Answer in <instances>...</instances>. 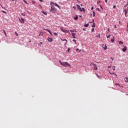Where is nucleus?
Instances as JSON below:
<instances>
[{"instance_id": "dca6fc26", "label": "nucleus", "mask_w": 128, "mask_h": 128, "mask_svg": "<svg viewBox=\"0 0 128 128\" xmlns=\"http://www.w3.org/2000/svg\"><path fill=\"white\" fill-rule=\"evenodd\" d=\"M112 42H114V36H113V38L111 39Z\"/></svg>"}, {"instance_id": "338daca9", "label": "nucleus", "mask_w": 128, "mask_h": 128, "mask_svg": "<svg viewBox=\"0 0 128 128\" xmlns=\"http://www.w3.org/2000/svg\"><path fill=\"white\" fill-rule=\"evenodd\" d=\"M92 22H94V20H93Z\"/></svg>"}, {"instance_id": "1a4fd4ad", "label": "nucleus", "mask_w": 128, "mask_h": 128, "mask_svg": "<svg viewBox=\"0 0 128 128\" xmlns=\"http://www.w3.org/2000/svg\"><path fill=\"white\" fill-rule=\"evenodd\" d=\"M48 42H52L53 40H52V38H47Z\"/></svg>"}, {"instance_id": "aec40b11", "label": "nucleus", "mask_w": 128, "mask_h": 128, "mask_svg": "<svg viewBox=\"0 0 128 128\" xmlns=\"http://www.w3.org/2000/svg\"><path fill=\"white\" fill-rule=\"evenodd\" d=\"M88 26H89V24H84L85 28H88Z\"/></svg>"}, {"instance_id": "052dcab7", "label": "nucleus", "mask_w": 128, "mask_h": 128, "mask_svg": "<svg viewBox=\"0 0 128 128\" xmlns=\"http://www.w3.org/2000/svg\"><path fill=\"white\" fill-rule=\"evenodd\" d=\"M79 52H82V50H80Z\"/></svg>"}, {"instance_id": "423d86ee", "label": "nucleus", "mask_w": 128, "mask_h": 128, "mask_svg": "<svg viewBox=\"0 0 128 128\" xmlns=\"http://www.w3.org/2000/svg\"><path fill=\"white\" fill-rule=\"evenodd\" d=\"M44 30H47V32L50 33V36H52V32H50V30L45 29V28H44Z\"/></svg>"}, {"instance_id": "a211bd4d", "label": "nucleus", "mask_w": 128, "mask_h": 128, "mask_svg": "<svg viewBox=\"0 0 128 128\" xmlns=\"http://www.w3.org/2000/svg\"><path fill=\"white\" fill-rule=\"evenodd\" d=\"M119 44H124V43L122 41H118Z\"/></svg>"}, {"instance_id": "4be33fe9", "label": "nucleus", "mask_w": 128, "mask_h": 128, "mask_svg": "<svg viewBox=\"0 0 128 128\" xmlns=\"http://www.w3.org/2000/svg\"><path fill=\"white\" fill-rule=\"evenodd\" d=\"M94 26H96V24L94 23V22L93 25L92 26V28H94Z\"/></svg>"}, {"instance_id": "9d476101", "label": "nucleus", "mask_w": 128, "mask_h": 128, "mask_svg": "<svg viewBox=\"0 0 128 128\" xmlns=\"http://www.w3.org/2000/svg\"><path fill=\"white\" fill-rule=\"evenodd\" d=\"M60 40L62 41V42H64L65 44L68 42V40H66V39H62V38H60Z\"/></svg>"}, {"instance_id": "de8ad7c7", "label": "nucleus", "mask_w": 128, "mask_h": 128, "mask_svg": "<svg viewBox=\"0 0 128 128\" xmlns=\"http://www.w3.org/2000/svg\"><path fill=\"white\" fill-rule=\"evenodd\" d=\"M96 10H98V12H100V8H97Z\"/></svg>"}, {"instance_id": "20e7f679", "label": "nucleus", "mask_w": 128, "mask_h": 128, "mask_svg": "<svg viewBox=\"0 0 128 128\" xmlns=\"http://www.w3.org/2000/svg\"><path fill=\"white\" fill-rule=\"evenodd\" d=\"M19 20L21 24H24V19L23 18H19Z\"/></svg>"}, {"instance_id": "f3484780", "label": "nucleus", "mask_w": 128, "mask_h": 128, "mask_svg": "<svg viewBox=\"0 0 128 128\" xmlns=\"http://www.w3.org/2000/svg\"><path fill=\"white\" fill-rule=\"evenodd\" d=\"M124 80L126 82H128V78H125Z\"/></svg>"}, {"instance_id": "72a5a7b5", "label": "nucleus", "mask_w": 128, "mask_h": 128, "mask_svg": "<svg viewBox=\"0 0 128 128\" xmlns=\"http://www.w3.org/2000/svg\"><path fill=\"white\" fill-rule=\"evenodd\" d=\"M2 12H3V14H6V12L4 10H2Z\"/></svg>"}, {"instance_id": "c756f323", "label": "nucleus", "mask_w": 128, "mask_h": 128, "mask_svg": "<svg viewBox=\"0 0 128 128\" xmlns=\"http://www.w3.org/2000/svg\"><path fill=\"white\" fill-rule=\"evenodd\" d=\"M112 69H113V70H116V67L114 66L112 67Z\"/></svg>"}, {"instance_id": "393cba45", "label": "nucleus", "mask_w": 128, "mask_h": 128, "mask_svg": "<svg viewBox=\"0 0 128 128\" xmlns=\"http://www.w3.org/2000/svg\"><path fill=\"white\" fill-rule=\"evenodd\" d=\"M93 16L94 17L96 16V12H94V11H93Z\"/></svg>"}, {"instance_id": "603ef678", "label": "nucleus", "mask_w": 128, "mask_h": 128, "mask_svg": "<svg viewBox=\"0 0 128 128\" xmlns=\"http://www.w3.org/2000/svg\"><path fill=\"white\" fill-rule=\"evenodd\" d=\"M76 50H77V51H78V50H80V49L76 48Z\"/></svg>"}, {"instance_id": "c9c22d12", "label": "nucleus", "mask_w": 128, "mask_h": 128, "mask_svg": "<svg viewBox=\"0 0 128 128\" xmlns=\"http://www.w3.org/2000/svg\"><path fill=\"white\" fill-rule=\"evenodd\" d=\"M23 1L24 2H25V4H28V2H26V1L25 0H23Z\"/></svg>"}, {"instance_id": "2eb2a0df", "label": "nucleus", "mask_w": 128, "mask_h": 128, "mask_svg": "<svg viewBox=\"0 0 128 128\" xmlns=\"http://www.w3.org/2000/svg\"><path fill=\"white\" fill-rule=\"evenodd\" d=\"M102 46H103L104 50H106V48H107L106 45H105L104 46V45H103Z\"/></svg>"}, {"instance_id": "69168bd1", "label": "nucleus", "mask_w": 128, "mask_h": 128, "mask_svg": "<svg viewBox=\"0 0 128 128\" xmlns=\"http://www.w3.org/2000/svg\"><path fill=\"white\" fill-rule=\"evenodd\" d=\"M80 18H82V16H80Z\"/></svg>"}, {"instance_id": "c85d7f7f", "label": "nucleus", "mask_w": 128, "mask_h": 128, "mask_svg": "<svg viewBox=\"0 0 128 128\" xmlns=\"http://www.w3.org/2000/svg\"><path fill=\"white\" fill-rule=\"evenodd\" d=\"M60 30H61L62 32H64V28L62 27L60 28Z\"/></svg>"}, {"instance_id": "f257e3e1", "label": "nucleus", "mask_w": 128, "mask_h": 128, "mask_svg": "<svg viewBox=\"0 0 128 128\" xmlns=\"http://www.w3.org/2000/svg\"><path fill=\"white\" fill-rule=\"evenodd\" d=\"M60 64L62 66H63L70 68V64H68V62H62V61L60 60Z\"/></svg>"}, {"instance_id": "6ab92c4d", "label": "nucleus", "mask_w": 128, "mask_h": 128, "mask_svg": "<svg viewBox=\"0 0 128 128\" xmlns=\"http://www.w3.org/2000/svg\"><path fill=\"white\" fill-rule=\"evenodd\" d=\"M3 32H4V34H5V36H6V30H3Z\"/></svg>"}, {"instance_id": "09e8293b", "label": "nucleus", "mask_w": 128, "mask_h": 128, "mask_svg": "<svg viewBox=\"0 0 128 128\" xmlns=\"http://www.w3.org/2000/svg\"><path fill=\"white\" fill-rule=\"evenodd\" d=\"M105 2H106V4L108 3V0H105Z\"/></svg>"}, {"instance_id": "4468645a", "label": "nucleus", "mask_w": 128, "mask_h": 128, "mask_svg": "<svg viewBox=\"0 0 128 128\" xmlns=\"http://www.w3.org/2000/svg\"><path fill=\"white\" fill-rule=\"evenodd\" d=\"M42 12L44 14L45 16H48V13H46V12H44V11L42 10Z\"/></svg>"}, {"instance_id": "2f4dec72", "label": "nucleus", "mask_w": 128, "mask_h": 128, "mask_svg": "<svg viewBox=\"0 0 128 128\" xmlns=\"http://www.w3.org/2000/svg\"><path fill=\"white\" fill-rule=\"evenodd\" d=\"M54 36H58V34L56 32H54Z\"/></svg>"}, {"instance_id": "8fccbe9b", "label": "nucleus", "mask_w": 128, "mask_h": 128, "mask_svg": "<svg viewBox=\"0 0 128 128\" xmlns=\"http://www.w3.org/2000/svg\"><path fill=\"white\" fill-rule=\"evenodd\" d=\"M73 8H74V10H76V6H73Z\"/></svg>"}, {"instance_id": "a18cd8bd", "label": "nucleus", "mask_w": 128, "mask_h": 128, "mask_svg": "<svg viewBox=\"0 0 128 128\" xmlns=\"http://www.w3.org/2000/svg\"><path fill=\"white\" fill-rule=\"evenodd\" d=\"M100 2V1H98L97 4H99Z\"/></svg>"}, {"instance_id": "f03ea898", "label": "nucleus", "mask_w": 128, "mask_h": 128, "mask_svg": "<svg viewBox=\"0 0 128 128\" xmlns=\"http://www.w3.org/2000/svg\"><path fill=\"white\" fill-rule=\"evenodd\" d=\"M50 12H52V14H56V9L54 8V6H52Z\"/></svg>"}, {"instance_id": "f8f14e48", "label": "nucleus", "mask_w": 128, "mask_h": 128, "mask_svg": "<svg viewBox=\"0 0 128 128\" xmlns=\"http://www.w3.org/2000/svg\"><path fill=\"white\" fill-rule=\"evenodd\" d=\"M76 32H72V36L73 38H76Z\"/></svg>"}, {"instance_id": "e433bc0d", "label": "nucleus", "mask_w": 128, "mask_h": 128, "mask_svg": "<svg viewBox=\"0 0 128 128\" xmlns=\"http://www.w3.org/2000/svg\"><path fill=\"white\" fill-rule=\"evenodd\" d=\"M15 34L16 36H18V32H15Z\"/></svg>"}, {"instance_id": "ea45409f", "label": "nucleus", "mask_w": 128, "mask_h": 128, "mask_svg": "<svg viewBox=\"0 0 128 128\" xmlns=\"http://www.w3.org/2000/svg\"><path fill=\"white\" fill-rule=\"evenodd\" d=\"M96 76H97L98 78H100V76H98V74H96Z\"/></svg>"}, {"instance_id": "79ce46f5", "label": "nucleus", "mask_w": 128, "mask_h": 128, "mask_svg": "<svg viewBox=\"0 0 128 128\" xmlns=\"http://www.w3.org/2000/svg\"><path fill=\"white\" fill-rule=\"evenodd\" d=\"M70 32H74V31L72 30H70Z\"/></svg>"}, {"instance_id": "9b49d317", "label": "nucleus", "mask_w": 128, "mask_h": 128, "mask_svg": "<svg viewBox=\"0 0 128 128\" xmlns=\"http://www.w3.org/2000/svg\"><path fill=\"white\" fill-rule=\"evenodd\" d=\"M62 32H66V34H70V31L64 29V30H63Z\"/></svg>"}, {"instance_id": "7c9ffc66", "label": "nucleus", "mask_w": 128, "mask_h": 128, "mask_svg": "<svg viewBox=\"0 0 128 128\" xmlns=\"http://www.w3.org/2000/svg\"><path fill=\"white\" fill-rule=\"evenodd\" d=\"M110 74H115V76H116V74H114V73H112V72H110Z\"/></svg>"}, {"instance_id": "412c9836", "label": "nucleus", "mask_w": 128, "mask_h": 128, "mask_svg": "<svg viewBox=\"0 0 128 128\" xmlns=\"http://www.w3.org/2000/svg\"><path fill=\"white\" fill-rule=\"evenodd\" d=\"M96 38H100V34H98V35L96 36Z\"/></svg>"}, {"instance_id": "680f3d73", "label": "nucleus", "mask_w": 128, "mask_h": 128, "mask_svg": "<svg viewBox=\"0 0 128 128\" xmlns=\"http://www.w3.org/2000/svg\"><path fill=\"white\" fill-rule=\"evenodd\" d=\"M116 85H117V86H120V84H116Z\"/></svg>"}, {"instance_id": "58836bf2", "label": "nucleus", "mask_w": 128, "mask_h": 128, "mask_svg": "<svg viewBox=\"0 0 128 128\" xmlns=\"http://www.w3.org/2000/svg\"><path fill=\"white\" fill-rule=\"evenodd\" d=\"M0 6L2 7V8H4V7L2 6V4H0Z\"/></svg>"}, {"instance_id": "774afa93", "label": "nucleus", "mask_w": 128, "mask_h": 128, "mask_svg": "<svg viewBox=\"0 0 128 128\" xmlns=\"http://www.w3.org/2000/svg\"><path fill=\"white\" fill-rule=\"evenodd\" d=\"M119 24H120V21L119 22Z\"/></svg>"}, {"instance_id": "37998d69", "label": "nucleus", "mask_w": 128, "mask_h": 128, "mask_svg": "<svg viewBox=\"0 0 128 128\" xmlns=\"http://www.w3.org/2000/svg\"><path fill=\"white\" fill-rule=\"evenodd\" d=\"M116 8V6H113V8Z\"/></svg>"}, {"instance_id": "39448f33", "label": "nucleus", "mask_w": 128, "mask_h": 128, "mask_svg": "<svg viewBox=\"0 0 128 128\" xmlns=\"http://www.w3.org/2000/svg\"><path fill=\"white\" fill-rule=\"evenodd\" d=\"M52 4H54L56 6H57V8H60L58 6V4H56V3L54 4V3L52 2H51L50 4L52 5Z\"/></svg>"}, {"instance_id": "bb28decb", "label": "nucleus", "mask_w": 128, "mask_h": 128, "mask_svg": "<svg viewBox=\"0 0 128 128\" xmlns=\"http://www.w3.org/2000/svg\"><path fill=\"white\" fill-rule=\"evenodd\" d=\"M32 4H36V1L32 0Z\"/></svg>"}, {"instance_id": "864d4df0", "label": "nucleus", "mask_w": 128, "mask_h": 128, "mask_svg": "<svg viewBox=\"0 0 128 128\" xmlns=\"http://www.w3.org/2000/svg\"><path fill=\"white\" fill-rule=\"evenodd\" d=\"M22 16H24L26 15L24 14H22Z\"/></svg>"}, {"instance_id": "0eeeda50", "label": "nucleus", "mask_w": 128, "mask_h": 128, "mask_svg": "<svg viewBox=\"0 0 128 128\" xmlns=\"http://www.w3.org/2000/svg\"><path fill=\"white\" fill-rule=\"evenodd\" d=\"M44 30H47V32L50 33V36H52V32H50V30L45 29V28H44Z\"/></svg>"}, {"instance_id": "4d7b16f0", "label": "nucleus", "mask_w": 128, "mask_h": 128, "mask_svg": "<svg viewBox=\"0 0 128 128\" xmlns=\"http://www.w3.org/2000/svg\"><path fill=\"white\" fill-rule=\"evenodd\" d=\"M40 44H42V42H40Z\"/></svg>"}, {"instance_id": "5fc2aeb1", "label": "nucleus", "mask_w": 128, "mask_h": 128, "mask_svg": "<svg viewBox=\"0 0 128 128\" xmlns=\"http://www.w3.org/2000/svg\"><path fill=\"white\" fill-rule=\"evenodd\" d=\"M12 2H14V0L16 1V0H12Z\"/></svg>"}, {"instance_id": "6e6552de", "label": "nucleus", "mask_w": 128, "mask_h": 128, "mask_svg": "<svg viewBox=\"0 0 128 128\" xmlns=\"http://www.w3.org/2000/svg\"><path fill=\"white\" fill-rule=\"evenodd\" d=\"M127 48H126V46H124V48L122 49V52H126Z\"/></svg>"}, {"instance_id": "cd10ccee", "label": "nucleus", "mask_w": 128, "mask_h": 128, "mask_svg": "<svg viewBox=\"0 0 128 128\" xmlns=\"http://www.w3.org/2000/svg\"><path fill=\"white\" fill-rule=\"evenodd\" d=\"M72 42H74L76 44V40H73Z\"/></svg>"}, {"instance_id": "a878e982", "label": "nucleus", "mask_w": 128, "mask_h": 128, "mask_svg": "<svg viewBox=\"0 0 128 128\" xmlns=\"http://www.w3.org/2000/svg\"><path fill=\"white\" fill-rule=\"evenodd\" d=\"M93 16L94 17L96 16V12H94V11H93Z\"/></svg>"}, {"instance_id": "bf43d9fd", "label": "nucleus", "mask_w": 128, "mask_h": 128, "mask_svg": "<svg viewBox=\"0 0 128 128\" xmlns=\"http://www.w3.org/2000/svg\"><path fill=\"white\" fill-rule=\"evenodd\" d=\"M100 6V8H102V6Z\"/></svg>"}, {"instance_id": "13d9d810", "label": "nucleus", "mask_w": 128, "mask_h": 128, "mask_svg": "<svg viewBox=\"0 0 128 128\" xmlns=\"http://www.w3.org/2000/svg\"><path fill=\"white\" fill-rule=\"evenodd\" d=\"M114 28H116V25L114 26Z\"/></svg>"}, {"instance_id": "0e129e2a", "label": "nucleus", "mask_w": 128, "mask_h": 128, "mask_svg": "<svg viewBox=\"0 0 128 128\" xmlns=\"http://www.w3.org/2000/svg\"><path fill=\"white\" fill-rule=\"evenodd\" d=\"M112 58V60H114V58Z\"/></svg>"}, {"instance_id": "3c124183", "label": "nucleus", "mask_w": 128, "mask_h": 128, "mask_svg": "<svg viewBox=\"0 0 128 128\" xmlns=\"http://www.w3.org/2000/svg\"><path fill=\"white\" fill-rule=\"evenodd\" d=\"M91 10H94V7H92V8H91Z\"/></svg>"}, {"instance_id": "5701e85b", "label": "nucleus", "mask_w": 128, "mask_h": 128, "mask_svg": "<svg viewBox=\"0 0 128 128\" xmlns=\"http://www.w3.org/2000/svg\"><path fill=\"white\" fill-rule=\"evenodd\" d=\"M78 16H76V17H74V20H78Z\"/></svg>"}, {"instance_id": "e2e57ef3", "label": "nucleus", "mask_w": 128, "mask_h": 128, "mask_svg": "<svg viewBox=\"0 0 128 128\" xmlns=\"http://www.w3.org/2000/svg\"><path fill=\"white\" fill-rule=\"evenodd\" d=\"M29 42H32V41H31V40H30V41H29Z\"/></svg>"}, {"instance_id": "49530a36", "label": "nucleus", "mask_w": 128, "mask_h": 128, "mask_svg": "<svg viewBox=\"0 0 128 128\" xmlns=\"http://www.w3.org/2000/svg\"><path fill=\"white\" fill-rule=\"evenodd\" d=\"M108 32H110V28H108Z\"/></svg>"}, {"instance_id": "b1692460", "label": "nucleus", "mask_w": 128, "mask_h": 128, "mask_svg": "<svg viewBox=\"0 0 128 128\" xmlns=\"http://www.w3.org/2000/svg\"><path fill=\"white\" fill-rule=\"evenodd\" d=\"M82 12H86V10L84 9V8H82Z\"/></svg>"}, {"instance_id": "6e6d98bb", "label": "nucleus", "mask_w": 128, "mask_h": 128, "mask_svg": "<svg viewBox=\"0 0 128 128\" xmlns=\"http://www.w3.org/2000/svg\"><path fill=\"white\" fill-rule=\"evenodd\" d=\"M40 2H42V0H39Z\"/></svg>"}, {"instance_id": "a19ab883", "label": "nucleus", "mask_w": 128, "mask_h": 128, "mask_svg": "<svg viewBox=\"0 0 128 128\" xmlns=\"http://www.w3.org/2000/svg\"><path fill=\"white\" fill-rule=\"evenodd\" d=\"M94 28H92V32H94Z\"/></svg>"}, {"instance_id": "f704fd0d", "label": "nucleus", "mask_w": 128, "mask_h": 128, "mask_svg": "<svg viewBox=\"0 0 128 128\" xmlns=\"http://www.w3.org/2000/svg\"><path fill=\"white\" fill-rule=\"evenodd\" d=\"M110 38V34H109L108 36H107V38Z\"/></svg>"}, {"instance_id": "4c0bfd02", "label": "nucleus", "mask_w": 128, "mask_h": 128, "mask_svg": "<svg viewBox=\"0 0 128 128\" xmlns=\"http://www.w3.org/2000/svg\"><path fill=\"white\" fill-rule=\"evenodd\" d=\"M70 48H68V52H70Z\"/></svg>"}, {"instance_id": "7ed1b4c3", "label": "nucleus", "mask_w": 128, "mask_h": 128, "mask_svg": "<svg viewBox=\"0 0 128 128\" xmlns=\"http://www.w3.org/2000/svg\"><path fill=\"white\" fill-rule=\"evenodd\" d=\"M76 6L77 7L78 10H80V12H82V8H80V5L76 4Z\"/></svg>"}, {"instance_id": "ddd939ff", "label": "nucleus", "mask_w": 128, "mask_h": 128, "mask_svg": "<svg viewBox=\"0 0 128 128\" xmlns=\"http://www.w3.org/2000/svg\"><path fill=\"white\" fill-rule=\"evenodd\" d=\"M124 12H125L124 13L125 16H126V14H128V9L127 8V10L126 9L124 10Z\"/></svg>"}, {"instance_id": "c03bdc74", "label": "nucleus", "mask_w": 128, "mask_h": 128, "mask_svg": "<svg viewBox=\"0 0 128 128\" xmlns=\"http://www.w3.org/2000/svg\"><path fill=\"white\" fill-rule=\"evenodd\" d=\"M112 68V66H108V68Z\"/></svg>"}, {"instance_id": "473e14b6", "label": "nucleus", "mask_w": 128, "mask_h": 128, "mask_svg": "<svg viewBox=\"0 0 128 128\" xmlns=\"http://www.w3.org/2000/svg\"><path fill=\"white\" fill-rule=\"evenodd\" d=\"M94 70H98V67H96V66L95 67H94Z\"/></svg>"}]
</instances>
